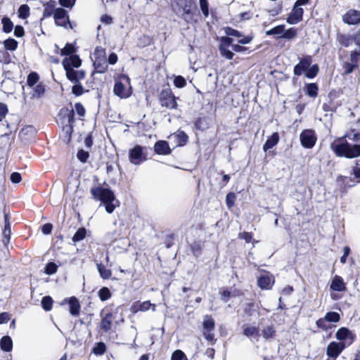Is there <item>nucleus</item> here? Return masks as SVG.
<instances>
[{"label": "nucleus", "mask_w": 360, "mask_h": 360, "mask_svg": "<svg viewBox=\"0 0 360 360\" xmlns=\"http://www.w3.org/2000/svg\"><path fill=\"white\" fill-rule=\"evenodd\" d=\"M154 151L158 155H167L172 153L169 143L166 141H158L154 145Z\"/></svg>", "instance_id": "obj_22"}, {"label": "nucleus", "mask_w": 360, "mask_h": 360, "mask_svg": "<svg viewBox=\"0 0 360 360\" xmlns=\"http://www.w3.org/2000/svg\"><path fill=\"white\" fill-rule=\"evenodd\" d=\"M202 327L204 338L212 345H214L217 342V339L214 338L213 333L215 328V321L211 315L206 314L204 316Z\"/></svg>", "instance_id": "obj_9"}, {"label": "nucleus", "mask_w": 360, "mask_h": 360, "mask_svg": "<svg viewBox=\"0 0 360 360\" xmlns=\"http://www.w3.org/2000/svg\"><path fill=\"white\" fill-rule=\"evenodd\" d=\"M338 41L342 46L348 47L354 41V39L353 36L340 34L338 35Z\"/></svg>", "instance_id": "obj_38"}, {"label": "nucleus", "mask_w": 360, "mask_h": 360, "mask_svg": "<svg viewBox=\"0 0 360 360\" xmlns=\"http://www.w3.org/2000/svg\"><path fill=\"white\" fill-rule=\"evenodd\" d=\"M344 23L348 25H358L360 24V11L349 9L342 17Z\"/></svg>", "instance_id": "obj_14"}, {"label": "nucleus", "mask_w": 360, "mask_h": 360, "mask_svg": "<svg viewBox=\"0 0 360 360\" xmlns=\"http://www.w3.org/2000/svg\"><path fill=\"white\" fill-rule=\"evenodd\" d=\"M129 159L134 165H140L147 160V154L143 152V147L136 145L129 151Z\"/></svg>", "instance_id": "obj_13"}, {"label": "nucleus", "mask_w": 360, "mask_h": 360, "mask_svg": "<svg viewBox=\"0 0 360 360\" xmlns=\"http://www.w3.org/2000/svg\"><path fill=\"white\" fill-rule=\"evenodd\" d=\"M41 303L42 308L45 311H49L52 309L53 301L51 297L45 296L42 297Z\"/></svg>", "instance_id": "obj_50"}, {"label": "nucleus", "mask_w": 360, "mask_h": 360, "mask_svg": "<svg viewBox=\"0 0 360 360\" xmlns=\"http://www.w3.org/2000/svg\"><path fill=\"white\" fill-rule=\"evenodd\" d=\"M325 319L330 323H338L340 320L339 313L336 311H328L324 316Z\"/></svg>", "instance_id": "obj_49"}, {"label": "nucleus", "mask_w": 360, "mask_h": 360, "mask_svg": "<svg viewBox=\"0 0 360 360\" xmlns=\"http://www.w3.org/2000/svg\"><path fill=\"white\" fill-rule=\"evenodd\" d=\"M53 19L56 26L63 27L64 28L69 27L70 29H72L70 16L65 8L62 7L57 8Z\"/></svg>", "instance_id": "obj_12"}, {"label": "nucleus", "mask_w": 360, "mask_h": 360, "mask_svg": "<svg viewBox=\"0 0 360 360\" xmlns=\"http://www.w3.org/2000/svg\"><path fill=\"white\" fill-rule=\"evenodd\" d=\"M90 193L93 199L101 201L104 205L105 211L108 214L112 213L115 208L120 205L114 192L109 188H105L101 185L94 186L91 188Z\"/></svg>", "instance_id": "obj_2"}, {"label": "nucleus", "mask_w": 360, "mask_h": 360, "mask_svg": "<svg viewBox=\"0 0 360 360\" xmlns=\"http://www.w3.org/2000/svg\"><path fill=\"white\" fill-rule=\"evenodd\" d=\"M330 148L337 157L352 159L360 156V146L350 144L346 140L335 139L331 143Z\"/></svg>", "instance_id": "obj_4"}, {"label": "nucleus", "mask_w": 360, "mask_h": 360, "mask_svg": "<svg viewBox=\"0 0 360 360\" xmlns=\"http://www.w3.org/2000/svg\"><path fill=\"white\" fill-rule=\"evenodd\" d=\"M77 51V49L75 47L74 44L70 43H67L64 48L60 50L61 56H72L74 55Z\"/></svg>", "instance_id": "obj_45"}, {"label": "nucleus", "mask_w": 360, "mask_h": 360, "mask_svg": "<svg viewBox=\"0 0 360 360\" xmlns=\"http://www.w3.org/2000/svg\"><path fill=\"white\" fill-rule=\"evenodd\" d=\"M189 248L191 254L196 258L199 257L203 252L205 241L204 240H194L189 244Z\"/></svg>", "instance_id": "obj_24"}, {"label": "nucleus", "mask_w": 360, "mask_h": 360, "mask_svg": "<svg viewBox=\"0 0 360 360\" xmlns=\"http://www.w3.org/2000/svg\"><path fill=\"white\" fill-rule=\"evenodd\" d=\"M139 42L140 46L145 47L150 46L153 44L154 40L153 38L150 36L143 34L139 39Z\"/></svg>", "instance_id": "obj_52"}, {"label": "nucleus", "mask_w": 360, "mask_h": 360, "mask_svg": "<svg viewBox=\"0 0 360 360\" xmlns=\"http://www.w3.org/2000/svg\"><path fill=\"white\" fill-rule=\"evenodd\" d=\"M327 323L328 321L325 319V317H322L316 320V325L319 329H321L323 331H327L333 327V326Z\"/></svg>", "instance_id": "obj_48"}, {"label": "nucleus", "mask_w": 360, "mask_h": 360, "mask_svg": "<svg viewBox=\"0 0 360 360\" xmlns=\"http://www.w3.org/2000/svg\"><path fill=\"white\" fill-rule=\"evenodd\" d=\"M56 1L51 0L48 2L44 4V11H43V18H47L51 16H53L55 13L56 12L57 8Z\"/></svg>", "instance_id": "obj_26"}, {"label": "nucleus", "mask_w": 360, "mask_h": 360, "mask_svg": "<svg viewBox=\"0 0 360 360\" xmlns=\"http://www.w3.org/2000/svg\"><path fill=\"white\" fill-rule=\"evenodd\" d=\"M300 139L303 148L310 149L315 146L317 141V136L314 129H306L300 133Z\"/></svg>", "instance_id": "obj_11"}, {"label": "nucleus", "mask_w": 360, "mask_h": 360, "mask_svg": "<svg viewBox=\"0 0 360 360\" xmlns=\"http://www.w3.org/2000/svg\"><path fill=\"white\" fill-rule=\"evenodd\" d=\"M124 82L130 84L129 77L124 75H122L115 82L113 92L120 98H127L131 95V88L127 89Z\"/></svg>", "instance_id": "obj_8"}, {"label": "nucleus", "mask_w": 360, "mask_h": 360, "mask_svg": "<svg viewBox=\"0 0 360 360\" xmlns=\"http://www.w3.org/2000/svg\"><path fill=\"white\" fill-rule=\"evenodd\" d=\"M200 8L205 18H207L210 14V5L208 0H199Z\"/></svg>", "instance_id": "obj_51"}, {"label": "nucleus", "mask_w": 360, "mask_h": 360, "mask_svg": "<svg viewBox=\"0 0 360 360\" xmlns=\"http://www.w3.org/2000/svg\"><path fill=\"white\" fill-rule=\"evenodd\" d=\"M46 92V85L43 82L38 83L33 89L32 97L41 98Z\"/></svg>", "instance_id": "obj_40"}, {"label": "nucleus", "mask_w": 360, "mask_h": 360, "mask_svg": "<svg viewBox=\"0 0 360 360\" xmlns=\"http://www.w3.org/2000/svg\"><path fill=\"white\" fill-rule=\"evenodd\" d=\"M4 239L3 243L7 245L10 242L11 239V224H10V216L9 214L4 212V228L2 232Z\"/></svg>", "instance_id": "obj_25"}, {"label": "nucleus", "mask_w": 360, "mask_h": 360, "mask_svg": "<svg viewBox=\"0 0 360 360\" xmlns=\"http://www.w3.org/2000/svg\"><path fill=\"white\" fill-rule=\"evenodd\" d=\"M98 296L102 302H104L112 297V292L108 287H102L98 292Z\"/></svg>", "instance_id": "obj_44"}, {"label": "nucleus", "mask_w": 360, "mask_h": 360, "mask_svg": "<svg viewBox=\"0 0 360 360\" xmlns=\"http://www.w3.org/2000/svg\"><path fill=\"white\" fill-rule=\"evenodd\" d=\"M12 62L11 56L8 51L0 50V63L8 65Z\"/></svg>", "instance_id": "obj_57"}, {"label": "nucleus", "mask_w": 360, "mask_h": 360, "mask_svg": "<svg viewBox=\"0 0 360 360\" xmlns=\"http://www.w3.org/2000/svg\"><path fill=\"white\" fill-rule=\"evenodd\" d=\"M311 63L312 56L309 55L304 56L300 60V62L295 65L293 69L294 75L296 76L302 75V73L311 66Z\"/></svg>", "instance_id": "obj_15"}, {"label": "nucleus", "mask_w": 360, "mask_h": 360, "mask_svg": "<svg viewBox=\"0 0 360 360\" xmlns=\"http://www.w3.org/2000/svg\"><path fill=\"white\" fill-rule=\"evenodd\" d=\"M304 10L293 6L292 11L288 15L286 21L290 25H295L303 20Z\"/></svg>", "instance_id": "obj_18"}, {"label": "nucleus", "mask_w": 360, "mask_h": 360, "mask_svg": "<svg viewBox=\"0 0 360 360\" xmlns=\"http://www.w3.org/2000/svg\"><path fill=\"white\" fill-rule=\"evenodd\" d=\"M219 51L221 56L226 59L231 60L234 56V53L229 50L228 48L219 47Z\"/></svg>", "instance_id": "obj_64"}, {"label": "nucleus", "mask_w": 360, "mask_h": 360, "mask_svg": "<svg viewBox=\"0 0 360 360\" xmlns=\"http://www.w3.org/2000/svg\"><path fill=\"white\" fill-rule=\"evenodd\" d=\"M238 238L244 240L246 243L252 242L253 243L257 241L253 240V233L252 232L243 231L238 233Z\"/></svg>", "instance_id": "obj_54"}, {"label": "nucleus", "mask_w": 360, "mask_h": 360, "mask_svg": "<svg viewBox=\"0 0 360 360\" xmlns=\"http://www.w3.org/2000/svg\"><path fill=\"white\" fill-rule=\"evenodd\" d=\"M335 338L338 342H330L326 349L327 357L333 360H337L342 352L355 342L356 335L348 328L341 327L336 331Z\"/></svg>", "instance_id": "obj_1"}, {"label": "nucleus", "mask_w": 360, "mask_h": 360, "mask_svg": "<svg viewBox=\"0 0 360 360\" xmlns=\"http://www.w3.org/2000/svg\"><path fill=\"white\" fill-rule=\"evenodd\" d=\"M75 84L72 87V93L75 96H80L84 93V89L83 86L80 82L74 83Z\"/></svg>", "instance_id": "obj_60"}, {"label": "nucleus", "mask_w": 360, "mask_h": 360, "mask_svg": "<svg viewBox=\"0 0 360 360\" xmlns=\"http://www.w3.org/2000/svg\"><path fill=\"white\" fill-rule=\"evenodd\" d=\"M67 68V70H65V76L70 82L72 83H78L85 78L86 72L84 70H75L73 68H70L69 67Z\"/></svg>", "instance_id": "obj_17"}, {"label": "nucleus", "mask_w": 360, "mask_h": 360, "mask_svg": "<svg viewBox=\"0 0 360 360\" xmlns=\"http://www.w3.org/2000/svg\"><path fill=\"white\" fill-rule=\"evenodd\" d=\"M359 59L360 53L357 52V50L352 51L349 53V60H342L341 62V67L343 71L342 75H348L358 69Z\"/></svg>", "instance_id": "obj_7"}, {"label": "nucleus", "mask_w": 360, "mask_h": 360, "mask_svg": "<svg viewBox=\"0 0 360 360\" xmlns=\"http://www.w3.org/2000/svg\"><path fill=\"white\" fill-rule=\"evenodd\" d=\"M97 270L99 273L100 276L104 279L108 280L112 276V271L108 269L103 264L99 263L96 264Z\"/></svg>", "instance_id": "obj_35"}, {"label": "nucleus", "mask_w": 360, "mask_h": 360, "mask_svg": "<svg viewBox=\"0 0 360 360\" xmlns=\"http://www.w3.org/2000/svg\"><path fill=\"white\" fill-rule=\"evenodd\" d=\"M150 308H152V310L153 311H155L156 309L155 304H152L150 301L147 300L143 302L136 301L131 304L130 307V311L132 314H134L138 313L139 311H146L149 310Z\"/></svg>", "instance_id": "obj_16"}, {"label": "nucleus", "mask_w": 360, "mask_h": 360, "mask_svg": "<svg viewBox=\"0 0 360 360\" xmlns=\"http://www.w3.org/2000/svg\"><path fill=\"white\" fill-rule=\"evenodd\" d=\"M280 137L278 132H274L269 136L263 145L264 151L266 152L268 150L274 147L279 141Z\"/></svg>", "instance_id": "obj_27"}, {"label": "nucleus", "mask_w": 360, "mask_h": 360, "mask_svg": "<svg viewBox=\"0 0 360 360\" xmlns=\"http://www.w3.org/2000/svg\"><path fill=\"white\" fill-rule=\"evenodd\" d=\"M176 143L178 146H184L188 141V136L184 131H179L175 134Z\"/></svg>", "instance_id": "obj_37"}, {"label": "nucleus", "mask_w": 360, "mask_h": 360, "mask_svg": "<svg viewBox=\"0 0 360 360\" xmlns=\"http://www.w3.org/2000/svg\"><path fill=\"white\" fill-rule=\"evenodd\" d=\"M346 138H348L354 142H360V131L355 129H350L344 136L338 138V141H343Z\"/></svg>", "instance_id": "obj_32"}, {"label": "nucleus", "mask_w": 360, "mask_h": 360, "mask_svg": "<svg viewBox=\"0 0 360 360\" xmlns=\"http://www.w3.org/2000/svg\"><path fill=\"white\" fill-rule=\"evenodd\" d=\"M101 322L99 323V328L103 333H108L112 326V323L115 319V316L111 307H106L101 312Z\"/></svg>", "instance_id": "obj_10"}, {"label": "nucleus", "mask_w": 360, "mask_h": 360, "mask_svg": "<svg viewBox=\"0 0 360 360\" xmlns=\"http://www.w3.org/2000/svg\"><path fill=\"white\" fill-rule=\"evenodd\" d=\"M319 68L317 64H314L305 71V77L309 79H313L318 75Z\"/></svg>", "instance_id": "obj_47"}, {"label": "nucleus", "mask_w": 360, "mask_h": 360, "mask_svg": "<svg viewBox=\"0 0 360 360\" xmlns=\"http://www.w3.org/2000/svg\"><path fill=\"white\" fill-rule=\"evenodd\" d=\"M350 176L352 177L349 178L342 175L338 176V181L343 182V189L345 191L360 184V160H356V165L352 167Z\"/></svg>", "instance_id": "obj_6"}, {"label": "nucleus", "mask_w": 360, "mask_h": 360, "mask_svg": "<svg viewBox=\"0 0 360 360\" xmlns=\"http://www.w3.org/2000/svg\"><path fill=\"white\" fill-rule=\"evenodd\" d=\"M1 23H2V31L4 33H10L13 28V22L12 20L7 16H4L1 18Z\"/></svg>", "instance_id": "obj_39"}, {"label": "nucleus", "mask_w": 360, "mask_h": 360, "mask_svg": "<svg viewBox=\"0 0 360 360\" xmlns=\"http://www.w3.org/2000/svg\"><path fill=\"white\" fill-rule=\"evenodd\" d=\"M276 330L272 326H266L262 330V334L265 340L273 338L276 336Z\"/></svg>", "instance_id": "obj_42"}, {"label": "nucleus", "mask_w": 360, "mask_h": 360, "mask_svg": "<svg viewBox=\"0 0 360 360\" xmlns=\"http://www.w3.org/2000/svg\"><path fill=\"white\" fill-rule=\"evenodd\" d=\"M171 360H188V358L183 351L176 349L172 354Z\"/></svg>", "instance_id": "obj_61"}, {"label": "nucleus", "mask_w": 360, "mask_h": 360, "mask_svg": "<svg viewBox=\"0 0 360 360\" xmlns=\"http://www.w3.org/2000/svg\"><path fill=\"white\" fill-rule=\"evenodd\" d=\"M243 334L248 338H259L260 336L259 328L254 326L244 325L243 326Z\"/></svg>", "instance_id": "obj_29"}, {"label": "nucleus", "mask_w": 360, "mask_h": 360, "mask_svg": "<svg viewBox=\"0 0 360 360\" xmlns=\"http://www.w3.org/2000/svg\"><path fill=\"white\" fill-rule=\"evenodd\" d=\"M330 289L332 291L343 292L345 291L346 284L344 282L343 278L338 275H335L332 278L331 283L330 285Z\"/></svg>", "instance_id": "obj_21"}, {"label": "nucleus", "mask_w": 360, "mask_h": 360, "mask_svg": "<svg viewBox=\"0 0 360 360\" xmlns=\"http://www.w3.org/2000/svg\"><path fill=\"white\" fill-rule=\"evenodd\" d=\"M68 303L70 306V313L72 316H78L81 308L78 299L75 297H71L69 299Z\"/></svg>", "instance_id": "obj_31"}, {"label": "nucleus", "mask_w": 360, "mask_h": 360, "mask_svg": "<svg viewBox=\"0 0 360 360\" xmlns=\"http://www.w3.org/2000/svg\"><path fill=\"white\" fill-rule=\"evenodd\" d=\"M243 295V293L239 290H234L233 293L227 288L223 289L221 291H220V298L225 303L227 302L232 296L236 297Z\"/></svg>", "instance_id": "obj_30"}, {"label": "nucleus", "mask_w": 360, "mask_h": 360, "mask_svg": "<svg viewBox=\"0 0 360 360\" xmlns=\"http://www.w3.org/2000/svg\"><path fill=\"white\" fill-rule=\"evenodd\" d=\"M4 48L6 51H14L18 49V42L13 38L9 37L3 42Z\"/></svg>", "instance_id": "obj_36"}, {"label": "nucleus", "mask_w": 360, "mask_h": 360, "mask_svg": "<svg viewBox=\"0 0 360 360\" xmlns=\"http://www.w3.org/2000/svg\"><path fill=\"white\" fill-rule=\"evenodd\" d=\"M0 347L6 352H9L13 349V341L10 336L5 335L1 338Z\"/></svg>", "instance_id": "obj_34"}, {"label": "nucleus", "mask_w": 360, "mask_h": 360, "mask_svg": "<svg viewBox=\"0 0 360 360\" xmlns=\"http://www.w3.org/2000/svg\"><path fill=\"white\" fill-rule=\"evenodd\" d=\"M94 67L98 73H104L108 70L106 58H96L94 62Z\"/></svg>", "instance_id": "obj_33"}, {"label": "nucleus", "mask_w": 360, "mask_h": 360, "mask_svg": "<svg viewBox=\"0 0 360 360\" xmlns=\"http://www.w3.org/2000/svg\"><path fill=\"white\" fill-rule=\"evenodd\" d=\"M179 97L176 96L169 86L162 89L158 94V101L162 108L168 110L178 108Z\"/></svg>", "instance_id": "obj_5"}, {"label": "nucleus", "mask_w": 360, "mask_h": 360, "mask_svg": "<svg viewBox=\"0 0 360 360\" xmlns=\"http://www.w3.org/2000/svg\"><path fill=\"white\" fill-rule=\"evenodd\" d=\"M18 17L21 19H27L30 14V8L27 4L21 5L18 11Z\"/></svg>", "instance_id": "obj_46"}, {"label": "nucleus", "mask_w": 360, "mask_h": 360, "mask_svg": "<svg viewBox=\"0 0 360 360\" xmlns=\"http://www.w3.org/2000/svg\"><path fill=\"white\" fill-rule=\"evenodd\" d=\"M77 157L81 162L85 163L87 162L89 158V153L88 151H85L83 149H80L77 151Z\"/></svg>", "instance_id": "obj_63"}, {"label": "nucleus", "mask_w": 360, "mask_h": 360, "mask_svg": "<svg viewBox=\"0 0 360 360\" xmlns=\"http://www.w3.org/2000/svg\"><path fill=\"white\" fill-rule=\"evenodd\" d=\"M274 282L273 276L268 274L261 275L257 279V285L262 290H271Z\"/></svg>", "instance_id": "obj_20"}, {"label": "nucleus", "mask_w": 360, "mask_h": 360, "mask_svg": "<svg viewBox=\"0 0 360 360\" xmlns=\"http://www.w3.org/2000/svg\"><path fill=\"white\" fill-rule=\"evenodd\" d=\"M106 351V345L103 342H99L96 344L93 348V353L96 355H103Z\"/></svg>", "instance_id": "obj_53"}, {"label": "nucleus", "mask_w": 360, "mask_h": 360, "mask_svg": "<svg viewBox=\"0 0 360 360\" xmlns=\"http://www.w3.org/2000/svg\"><path fill=\"white\" fill-rule=\"evenodd\" d=\"M58 268V266L56 263L50 262L46 264L44 272L48 275H52L57 272Z\"/></svg>", "instance_id": "obj_59"}, {"label": "nucleus", "mask_w": 360, "mask_h": 360, "mask_svg": "<svg viewBox=\"0 0 360 360\" xmlns=\"http://www.w3.org/2000/svg\"><path fill=\"white\" fill-rule=\"evenodd\" d=\"M58 116L61 120L67 119L66 124H75L76 122L75 111L72 108L70 109L68 107L62 108L58 112Z\"/></svg>", "instance_id": "obj_23"}, {"label": "nucleus", "mask_w": 360, "mask_h": 360, "mask_svg": "<svg viewBox=\"0 0 360 360\" xmlns=\"http://www.w3.org/2000/svg\"><path fill=\"white\" fill-rule=\"evenodd\" d=\"M285 30V25H277L272 29L267 30L266 32V34L268 36L271 35H276V34H283Z\"/></svg>", "instance_id": "obj_58"}, {"label": "nucleus", "mask_w": 360, "mask_h": 360, "mask_svg": "<svg viewBox=\"0 0 360 360\" xmlns=\"http://www.w3.org/2000/svg\"><path fill=\"white\" fill-rule=\"evenodd\" d=\"M186 80L181 75L176 76L174 79V85L177 88H184L186 86Z\"/></svg>", "instance_id": "obj_62"}, {"label": "nucleus", "mask_w": 360, "mask_h": 360, "mask_svg": "<svg viewBox=\"0 0 360 360\" xmlns=\"http://www.w3.org/2000/svg\"><path fill=\"white\" fill-rule=\"evenodd\" d=\"M304 91L309 97L315 98L319 94V86L316 83H307L304 86Z\"/></svg>", "instance_id": "obj_28"}, {"label": "nucleus", "mask_w": 360, "mask_h": 360, "mask_svg": "<svg viewBox=\"0 0 360 360\" xmlns=\"http://www.w3.org/2000/svg\"><path fill=\"white\" fill-rule=\"evenodd\" d=\"M297 36V29L295 27H290L287 30H284L282 35L279 36L278 38H283L287 39H291Z\"/></svg>", "instance_id": "obj_56"}, {"label": "nucleus", "mask_w": 360, "mask_h": 360, "mask_svg": "<svg viewBox=\"0 0 360 360\" xmlns=\"http://www.w3.org/2000/svg\"><path fill=\"white\" fill-rule=\"evenodd\" d=\"M86 229L84 227H80L72 238V240L75 243L84 240L86 236Z\"/></svg>", "instance_id": "obj_41"}, {"label": "nucleus", "mask_w": 360, "mask_h": 360, "mask_svg": "<svg viewBox=\"0 0 360 360\" xmlns=\"http://www.w3.org/2000/svg\"><path fill=\"white\" fill-rule=\"evenodd\" d=\"M62 65L65 70H67V67L73 69L78 68L82 65V59L78 55L74 54L68 58H65L62 61Z\"/></svg>", "instance_id": "obj_19"}, {"label": "nucleus", "mask_w": 360, "mask_h": 360, "mask_svg": "<svg viewBox=\"0 0 360 360\" xmlns=\"http://www.w3.org/2000/svg\"><path fill=\"white\" fill-rule=\"evenodd\" d=\"M236 198V194L233 192L227 193L226 196V204L229 209H231L235 205Z\"/></svg>", "instance_id": "obj_55"}, {"label": "nucleus", "mask_w": 360, "mask_h": 360, "mask_svg": "<svg viewBox=\"0 0 360 360\" xmlns=\"http://www.w3.org/2000/svg\"><path fill=\"white\" fill-rule=\"evenodd\" d=\"M169 6L175 15L187 23L197 22L194 19L197 11L196 0H170Z\"/></svg>", "instance_id": "obj_3"}, {"label": "nucleus", "mask_w": 360, "mask_h": 360, "mask_svg": "<svg viewBox=\"0 0 360 360\" xmlns=\"http://www.w3.org/2000/svg\"><path fill=\"white\" fill-rule=\"evenodd\" d=\"M39 75L36 72H31L27 77V85L33 87L35 84L39 83Z\"/></svg>", "instance_id": "obj_43"}]
</instances>
